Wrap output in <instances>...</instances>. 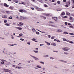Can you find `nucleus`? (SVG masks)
Wrapping results in <instances>:
<instances>
[{
	"instance_id": "680f3d73",
	"label": "nucleus",
	"mask_w": 74,
	"mask_h": 74,
	"mask_svg": "<svg viewBox=\"0 0 74 74\" xmlns=\"http://www.w3.org/2000/svg\"><path fill=\"white\" fill-rule=\"evenodd\" d=\"M60 62H64V61L62 60H60Z\"/></svg>"
},
{
	"instance_id": "ea45409f",
	"label": "nucleus",
	"mask_w": 74,
	"mask_h": 74,
	"mask_svg": "<svg viewBox=\"0 0 74 74\" xmlns=\"http://www.w3.org/2000/svg\"><path fill=\"white\" fill-rule=\"evenodd\" d=\"M27 19V17H24V19Z\"/></svg>"
},
{
	"instance_id": "9d476101",
	"label": "nucleus",
	"mask_w": 74,
	"mask_h": 74,
	"mask_svg": "<svg viewBox=\"0 0 74 74\" xmlns=\"http://www.w3.org/2000/svg\"><path fill=\"white\" fill-rule=\"evenodd\" d=\"M11 72V71L9 69H6V72H9V73H10V72Z\"/></svg>"
},
{
	"instance_id": "cd10ccee",
	"label": "nucleus",
	"mask_w": 74,
	"mask_h": 74,
	"mask_svg": "<svg viewBox=\"0 0 74 74\" xmlns=\"http://www.w3.org/2000/svg\"><path fill=\"white\" fill-rule=\"evenodd\" d=\"M44 5L45 7H48V6L47 5L45 4H44Z\"/></svg>"
},
{
	"instance_id": "de8ad7c7",
	"label": "nucleus",
	"mask_w": 74,
	"mask_h": 74,
	"mask_svg": "<svg viewBox=\"0 0 74 74\" xmlns=\"http://www.w3.org/2000/svg\"><path fill=\"white\" fill-rule=\"evenodd\" d=\"M43 45H44V44H42L40 45V46H43Z\"/></svg>"
},
{
	"instance_id": "c03bdc74",
	"label": "nucleus",
	"mask_w": 74,
	"mask_h": 74,
	"mask_svg": "<svg viewBox=\"0 0 74 74\" xmlns=\"http://www.w3.org/2000/svg\"><path fill=\"white\" fill-rule=\"evenodd\" d=\"M63 18H67V16H65L63 17Z\"/></svg>"
},
{
	"instance_id": "4468645a",
	"label": "nucleus",
	"mask_w": 74,
	"mask_h": 74,
	"mask_svg": "<svg viewBox=\"0 0 74 74\" xmlns=\"http://www.w3.org/2000/svg\"><path fill=\"white\" fill-rule=\"evenodd\" d=\"M46 16H51V15L48 14H45Z\"/></svg>"
},
{
	"instance_id": "f3484780",
	"label": "nucleus",
	"mask_w": 74,
	"mask_h": 74,
	"mask_svg": "<svg viewBox=\"0 0 74 74\" xmlns=\"http://www.w3.org/2000/svg\"><path fill=\"white\" fill-rule=\"evenodd\" d=\"M24 17H22V16H20V19L21 20H23L24 19Z\"/></svg>"
},
{
	"instance_id": "473e14b6",
	"label": "nucleus",
	"mask_w": 74,
	"mask_h": 74,
	"mask_svg": "<svg viewBox=\"0 0 74 74\" xmlns=\"http://www.w3.org/2000/svg\"><path fill=\"white\" fill-rule=\"evenodd\" d=\"M1 64H4V62L2 61L1 62Z\"/></svg>"
},
{
	"instance_id": "603ef678",
	"label": "nucleus",
	"mask_w": 74,
	"mask_h": 74,
	"mask_svg": "<svg viewBox=\"0 0 74 74\" xmlns=\"http://www.w3.org/2000/svg\"><path fill=\"white\" fill-rule=\"evenodd\" d=\"M55 0H53L51 1V2H52V3L53 2H55Z\"/></svg>"
},
{
	"instance_id": "58836bf2",
	"label": "nucleus",
	"mask_w": 74,
	"mask_h": 74,
	"mask_svg": "<svg viewBox=\"0 0 74 74\" xmlns=\"http://www.w3.org/2000/svg\"><path fill=\"white\" fill-rule=\"evenodd\" d=\"M69 34L70 35H74V33H70Z\"/></svg>"
},
{
	"instance_id": "052dcab7",
	"label": "nucleus",
	"mask_w": 74,
	"mask_h": 74,
	"mask_svg": "<svg viewBox=\"0 0 74 74\" xmlns=\"http://www.w3.org/2000/svg\"><path fill=\"white\" fill-rule=\"evenodd\" d=\"M65 6L66 7H69V6L67 5H66Z\"/></svg>"
},
{
	"instance_id": "3c124183",
	"label": "nucleus",
	"mask_w": 74,
	"mask_h": 74,
	"mask_svg": "<svg viewBox=\"0 0 74 74\" xmlns=\"http://www.w3.org/2000/svg\"><path fill=\"white\" fill-rule=\"evenodd\" d=\"M36 51H38V48H36Z\"/></svg>"
},
{
	"instance_id": "20e7f679",
	"label": "nucleus",
	"mask_w": 74,
	"mask_h": 74,
	"mask_svg": "<svg viewBox=\"0 0 74 74\" xmlns=\"http://www.w3.org/2000/svg\"><path fill=\"white\" fill-rule=\"evenodd\" d=\"M52 18L54 20L56 21H58V18H57V17H53Z\"/></svg>"
},
{
	"instance_id": "0e129e2a",
	"label": "nucleus",
	"mask_w": 74,
	"mask_h": 74,
	"mask_svg": "<svg viewBox=\"0 0 74 74\" xmlns=\"http://www.w3.org/2000/svg\"><path fill=\"white\" fill-rule=\"evenodd\" d=\"M63 2H66V0H63Z\"/></svg>"
},
{
	"instance_id": "13d9d810",
	"label": "nucleus",
	"mask_w": 74,
	"mask_h": 74,
	"mask_svg": "<svg viewBox=\"0 0 74 74\" xmlns=\"http://www.w3.org/2000/svg\"><path fill=\"white\" fill-rule=\"evenodd\" d=\"M51 26H52V27H55V26L54 25H51Z\"/></svg>"
},
{
	"instance_id": "338daca9",
	"label": "nucleus",
	"mask_w": 74,
	"mask_h": 74,
	"mask_svg": "<svg viewBox=\"0 0 74 74\" xmlns=\"http://www.w3.org/2000/svg\"><path fill=\"white\" fill-rule=\"evenodd\" d=\"M13 25H15L16 24V23H13Z\"/></svg>"
},
{
	"instance_id": "6e6552de",
	"label": "nucleus",
	"mask_w": 74,
	"mask_h": 74,
	"mask_svg": "<svg viewBox=\"0 0 74 74\" xmlns=\"http://www.w3.org/2000/svg\"><path fill=\"white\" fill-rule=\"evenodd\" d=\"M57 32H58V33H61L62 32V30L61 29H58L57 31Z\"/></svg>"
},
{
	"instance_id": "412c9836",
	"label": "nucleus",
	"mask_w": 74,
	"mask_h": 74,
	"mask_svg": "<svg viewBox=\"0 0 74 74\" xmlns=\"http://www.w3.org/2000/svg\"><path fill=\"white\" fill-rule=\"evenodd\" d=\"M4 5L5 7H8V5L6 3H4Z\"/></svg>"
},
{
	"instance_id": "774afa93",
	"label": "nucleus",
	"mask_w": 74,
	"mask_h": 74,
	"mask_svg": "<svg viewBox=\"0 0 74 74\" xmlns=\"http://www.w3.org/2000/svg\"><path fill=\"white\" fill-rule=\"evenodd\" d=\"M43 18H44V19H46V18H47L45 17H43Z\"/></svg>"
},
{
	"instance_id": "393cba45",
	"label": "nucleus",
	"mask_w": 74,
	"mask_h": 74,
	"mask_svg": "<svg viewBox=\"0 0 74 74\" xmlns=\"http://www.w3.org/2000/svg\"><path fill=\"white\" fill-rule=\"evenodd\" d=\"M27 44H28V45H30V41L28 42L27 43Z\"/></svg>"
},
{
	"instance_id": "4d7b16f0",
	"label": "nucleus",
	"mask_w": 74,
	"mask_h": 74,
	"mask_svg": "<svg viewBox=\"0 0 74 74\" xmlns=\"http://www.w3.org/2000/svg\"><path fill=\"white\" fill-rule=\"evenodd\" d=\"M32 1H33V2H35V0H31Z\"/></svg>"
},
{
	"instance_id": "bb28decb",
	"label": "nucleus",
	"mask_w": 74,
	"mask_h": 74,
	"mask_svg": "<svg viewBox=\"0 0 74 74\" xmlns=\"http://www.w3.org/2000/svg\"><path fill=\"white\" fill-rule=\"evenodd\" d=\"M64 14H65V13L63 12L61 14V16H62V15H64Z\"/></svg>"
},
{
	"instance_id": "c85d7f7f",
	"label": "nucleus",
	"mask_w": 74,
	"mask_h": 74,
	"mask_svg": "<svg viewBox=\"0 0 74 74\" xmlns=\"http://www.w3.org/2000/svg\"><path fill=\"white\" fill-rule=\"evenodd\" d=\"M32 41H36V39L34 38L32 39Z\"/></svg>"
},
{
	"instance_id": "72a5a7b5",
	"label": "nucleus",
	"mask_w": 74,
	"mask_h": 74,
	"mask_svg": "<svg viewBox=\"0 0 74 74\" xmlns=\"http://www.w3.org/2000/svg\"><path fill=\"white\" fill-rule=\"evenodd\" d=\"M63 33L64 34H69V33H67L66 32H64Z\"/></svg>"
},
{
	"instance_id": "7ed1b4c3",
	"label": "nucleus",
	"mask_w": 74,
	"mask_h": 74,
	"mask_svg": "<svg viewBox=\"0 0 74 74\" xmlns=\"http://www.w3.org/2000/svg\"><path fill=\"white\" fill-rule=\"evenodd\" d=\"M69 19L71 20V22H73V21H74V19L73 18V17H71L69 18Z\"/></svg>"
},
{
	"instance_id": "864d4df0",
	"label": "nucleus",
	"mask_w": 74,
	"mask_h": 74,
	"mask_svg": "<svg viewBox=\"0 0 74 74\" xmlns=\"http://www.w3.org/2000/svg\"><path fill=\"white\" fill-rule=\"evenodd\" d=\"M42 70H45V68H44V67H43L42 68Z\"/></svg>"
},
{
	"instance_id": "0eeeda50",
	"label": "nucleus",
	"mask_w": 74,
	"mask_h": 74,
	"mask_svg": "<svg viewBox=\"0 0 74 74\" xmlns=\"http://www.w3.org/2000/svg\"><path fill=\"white\" fill-rule=\"evenodd\" d=\"M2 18H7V16H6V15H3L2 16Z\"/></svg>"
},
{
	"instance_id": "4c0bfd02",
	"label": "nucleus",
	"mask_w": 74,
	"mask_h": 74,
	"mask_svg": "<svg viewBox=\"0 0 74 74\" xmlns=\"http://www.w3.org/2000/svg\"><path fill=\"white\" fill-rule=\"evenodd\" d=\"M34 51V52L35 53H38V51Z\"/></svg>"
},
{
	"instance_id": "2f4dec72",
	"label": "nucleus",
	"mask_w": 74,
	"mask_h": 74,
	"mask_svg": "<svg viewBox=\"0 0 74 74\" xmlns=\"http://www.w3.org/2000/svg\"><path fill=\"white\" fill-rule=\"evenodd\" d=\"M50 59H52V60H53V59H54V58H53L52 57H50Z\"/></svg>"
},
{
	"instance_id": "09e8293b",
	"label": "nucleus",
	"mask_w": 74,
	"mask_h": 74,
	"mask_svg": "<svg viewBox=\"0 0 74 74\" xmlns=\"http://www.w3.org/2000/svg\"><path fill=\"white\" fill-rule=\"evenodd\" d=\"M3 53H5V54H7V53L5 52H4V51H3Z\"/></svg>"
},
{
	"instance_id": "5701e85b",
	"label": "nucleus",
	"mask_w": 74,
	"mask_h": 74,
	"mask_svg": "<svg viewBox=\"0 0 74 74\" xmlns=\"http://www.w3.org/2000/svg\"><path fill=\"white\" fill-rule=\"evenodd\" d=\"M13 18L12 17H11V16H10L8 18V19H12Z\"/></svg>"
},
{
	"instance_id": "ddd939ff",
	"label": "nucleus",
	"mask_w": 74,
	"mask_h": 74,
	"mask_svg": "<svg viewBox=\"0 0 74 74\" xmlns=\"http://www.w3.org/2000/svg\"><path fill=\"white\" fill-rule=\"evenodd\" d=\"M66 15H70V13L69 12H66Z\"/></svg>"
},
{
	"instance_id": "8fccbe9b",
	"label": "nucleus",
	"mask_w": 74,
	"mask_h": 74,
	"mask_svg": "<svg viewBox=\"0 0 74 74\" xmlns=\"http://www.w3.org/2000/svg\"><path fill=\"white\" fill-rule=\"evenodd\" d=\"M39 31L40 32H41V33H45V32H42L40 31Z\"/></svg>"
},
{
	"instance_id": "4be33fe9",
	"label": "nucleus",
	"mask_w": 74,
	"mask_h": 74,
	"mask_svg": "<svg viewBox=\"0 0 74 74\" xmlns=\"http://www.w3.org/2000/svg\"><path fill=\"white\" fill-rule=\"evenodd\" d=\"M9 8L10 10H13L14 9V7H10Z\"/></svg>"
},
{
	"instance_id": "a19ab883",
	"label": "nucleus",
	"mask_w": 74,
	"mask_h": 74,
	"mask_svg": "<svg viewBox=\"0 0 74 74\" xmlns=\"http://www.w3.org/2000/svg\"><path fill=\"white\" fill-rule=\"evenodd\" d=\"M20 40H21V41H24V39L20 38Z\"/></svg>"
},
{
	"instance_id": "7c9ffc66",
	"label": "nucleus",
	"mask_w": 74,
	"mask_h": 74,
	"mask_svg": "<svg viewBox=\"0 0 74 74\" xmlns=\"http://www.w3.org/2000/svg\"><path fill=\"white\" fill-rule=\"evenodd\" d=\"M19 36H23V34H19Z\"/></svg>"
},
{
	"instance_id": "39448f33",
	"label": "nucleus",
	"mask_w": 74,
	"mask_h": 74,
	"mask_svg": "<svg viewBox=\"0 0 74 74\" xmlns=\"http://www.w3.org/2000/svg\"><path fill=\"white\" fill-rule=\"evenodd\" d=\"M19 11L21 12H27L26 11H25V10H19Z\"/></svg>"
},
{
	"instance_id": "79ce46f5",
	"label": "nucleus",
	"mask_w": 74,
	"mask_h": 74,
	"mask_svg": "<svg viewBox=\"0 0 74 74\" xmlns=\"http://www.w3.org/2000/svg\"><path fill=\"white\" fill-rule=\"evenodd\" d=\"M5 25H6V26H10V24H9L6 23L5 24Z\"/></svg>"
},
{
	"instance_id": "a878e982",
	"label": "nucleus",
	"mask_w": 74,
	"mask_h": 74,
	"mask_svg": "<svg viewBox=\"0 0 74 74\" xmlns=\"http://www.w3.org/2000/svg\"><path fill=\"white\" fill-rule=\"evenodd\" d=\"M3 71H5V72H6V69H2Z\"/></svg>"
},
{
	"instance_id": "49530a36",
	"label": "nucleus",
	"mask_w": 74,
	"mask_h": 74,
	"mask_svg": "<svg viewBox=\"0 0 74 74\" xmlns=\"http://www.w3.org/2000/svg\"><path fill=\"white\" fill-rule=\"evenodd\" d=\"M57 3H58V4H60V1H58Z\"/></svg>"
},
{
	"instance_id": "69168bd1",
	"label": "nucleus",
	"mask_w": 74,
	"mask_h": 74,
	"mask_svg": "<svg viewBox=\"0 0 74 74\" xmlns=\"http://www.w3.org/2000/svg\"><path fill=\"white\" fill-rule=\"evenodd\" d=\"M65 25H67V23L66 22H65Z\"/></svg>"
},
{
	"instance_id": "37998d69",
	"label": "nucleus",
	"mask_w": 74,
	"mask_h": 74,
	"mask_svg": "<svg viewBox=\"0 0 74 74\" xmlns=\"http://www.w3.org/2000/svg\"><path fill=\"white\" fill-rule=\"evenodd\" d=\"M47 45H49V46L50 45V43H47Z\"/></svg>"
},
{
	"instance_id": "f704fd0d",
	"label": "nucleus",
	"mask_w": 74,
	"mask_h": 74,
	"mask_svg": "<svg viewBox=\"0 0 74 74\" xmlns=\"http://www.w3.org/2000/svg\"><path fill=\"white\" fill-rule=\"evenodd\" d=\"M6 14H9L10 13V12H9L8 11H6Z\"/></svg>"
},
{
	"instance_id": "2eb2a0df",
	"label": "nucleus",
	"mask_w": 74,
	"mask_h": 74,
	"mask_svg": "<svg viewBox=\"0 0 74 74\" xmlns=\"http://www.w3.org/2000/svg\"><path fill=\"white\" fill-rule=\"evenodd\" d=\"M52 45H53V46H56V44H55V43H53L51 44Z\"/></svg>"
},
{
	"instance_id": "423d86ee",
	"label": "nucleus",
	"mask_w": 74,
	"mask_h": 74,
	"mask_svg": "<svg viewBox=\"0 0 74 74\" xmlns=\"http://www.w3.org/2000/svg\"><path fill=\"white\" fill-rule=\"evenodd\" d=\"M15 28H16V29H18L19 30H21L22 29V28L21 27H16Z\"/></svg>"
},
{
	"instance_id": "f257e3e1",
	"label": "nucleus",
	"mask_w": 74,
	"mask_h": 74,
	"mask_svg": "<svg viewBox=\"0 0 74 74\" xmlns=\"http://www.w3.org/2000/svg\"><path fill=\"white\" fill-rule=\"evenodd\" d=\"M63 50H64V51H67L70 49V48L68 47H64L62 48Z\"/></svg>"
},
{
	"instance_id": "c9c22d12",
	"label": "nucleus",
	"mask_w": 74,
	"mask_h": 74,
	"mask_svg": "<svg viewBox=\"0 0 74 74\" xmlns=\"http://www.w3.org/2000/svg\"><path fill=\"white\" fill-rule=\"evenodd\" d=\"M64 54H66V55H69V53L67 52H64Z\"/></svg>"
},
{
	"instance_id": "aec40b11",
	"label": "nucleus",
	"mask_w": 74,
	"mask_h": 74,
	"mask_svg": "<svg viewBox=\"0 0 74 74\" xmlns=\"http://www.w3.org/2000/svg\"><path fill=\"white\" fill-rule=\"evenodd\" d=\"M39 62V63H41V64H44V62H43L40 61Z\"/></svg>"
},
{
	"instance_id": "5fc2aeb1",
	"label": "nucleus",
	"mask_w": 74,
	"mask_h": 74,
	"mask_svg": "<svg viewBox=\"0 0 74 74\" xmlns=\"http://www.w3.org/2000/svg\"><path fill=\"white\" fill-rule=\"evenodd\" d=\"M22 67H18V69H21Z\"/></svg>"
},
{
	"instance_id": "6e6d98bb",
	"label": "nucleus",
	"mask_w": 74,
	"mask_h": 74,
	"mask_svg": "<svg viewBox=\"0 0 74 74\" xmlns=\"http://www.w3.org/2000/svg\"><path fill=\"white\" fill-rule=\"evenodd\" d=\"M30 61H27V63H30Z\"/></svg>"
},
{
	"instance_id": "a18cd8bd",
	"label": "nucleus",
	"mask_w": 74,
	"mask_h": 74,
	"mask_svg": "<svg viewBox=\"0 0 74 74\" xmlns=\"http://www.w3.org/2000/svg\"><path fill=\"white\" fill-rule=\"evenodd\" d=\"M7 20H5L4 21V23H7Z\"/></svg>"
},
{
	"instance_id": "6ab92c4d",
	"label": "nucleus",
	"mask_w": 74,
	"mask_h": 74,
	"mask_svg": "<svg viewBox=\"0 0 74 74\" xmlns=\"http://www.w3.org/2000/svg\"><path fill=\"white\" fill-rule=\"evenodd\" d=\"M67 42H70V43H73V42L71 41L68 40V41H67Z\"/></svg>"
},
{
	"instance_id": "bf43d9fd",
	"label": "nucleus",
	"mask_w": 74,
	"mask_h": 74,
	"mask_svg": "<svg viewBox=\"0 0 74 74\" xmlns=\"http://www.w3.org/2000/svg\"><path fill=\"white\" fill-rule=\"evenodd\" d=\"M10 45V46H14V45Z\"/></svg>"
},
{
	"instance_id": "1a4fd4ad",
	"label": "nucleus",
	"mask_w": 74,
	"mask_h": 74,
	"mask_svg": "<svg viewBox=\"0 0 74 74\" xmlns=\"http://www.w3.org/2000/svg\"><path fill=\"white\" fill-rule=\"evenodd\" d=\"M49 23H51L52 24H53V25H54L55 23H54V22H52L51 21H50L49 22Z\"/></svg>"
},
{
	"instance_id": "e2e57ef3",
	"label": "nucleus",
	"mask_w": 74,
	"mask_h": 74,
	"mask_svg": "<svg viewBox=\"0 0 74 74\" xmlns=\"http://www.w3.org/2000/svg\"><path fill=\"white\" fill-rule=\"evenodd\" d=\"M68 25L69 26H70V25H71V24H70V23H68Z\"/></svg>"
},
{
	"instance_id": "e433bc0d",
	"label": "nucleus",
	"mask_w": 74,
	"mask_h": 74,
	"mask_svg": "<svg viewBox=\"0 0 74 74\" xmlns=\"http://www.w3.org/2000/svg\"><path fill=\"white\" fill-rule=\"evenodd\" d=\"M36 34H40V33L39 32H36Z\"/></svg>"
},
{
	"instance_id": "a211bd4d",
	"label": "nucleus",
	"mask_w": 74,
	"mask_h": 74,
	"mask_svg": "<svg viewBox=\"0 0 74 74\" xmlns=\"http://www.w3.org/2000/svg\"><path fill=\"white\" fill-rule=\"evenodd\" d=\"M32 30L34 32H36V29H35L34 28H32Z\"/></svg>"
},
{
	"instance_id": "c756f323",
	"label": "nucleus",
	"mask_w": 74,
	"mask_h": 74,
	"mask_svg": "<svg viewBox=\"0 0 74 74\" xmlns=\"http://www.w3.org/2000/svg\"><path fill=\"white\" fill-rule=\"evenodd\" d=\"M19 24H20V25H21L22 26H23V23H21V22L19 23Z\"/></svg>"
},
{
	"instance_id": "dca6fc26",
	"label": "nucleus",
	"mask_w": 74,
	"mask_h": 74,
	"mask_svg": "<svg viewBox=\"0 0 74 74\" xmlns=\"http://www.w3.org/2000/svg\"><path fill=\"white\" fill-rule=\"evenodd\" d=\"M44 58H48L49 56L48 55H45L44 56Z\"/></svg>"
},
{
	"instance_id": "f03ea898",
	"label": "nucleus",
	"mask_w": 74,
	"mask_h": 74,
	"mask_svg": "<svg viewBox=\"0 0 74 74\" xmlns=\"http://www.w3.org/2000/svg\"><path fill=\"white\" fill-rule=\"evenodd\" d=\"M30 56H31V57H32V58H33L34 59V60H35L37 61V60H39V59L38 58H37V57H36L34 56H33L31 55H30Z\"/></svg>"
},
{
	"instance_id": "f8f14e48",
	"label": "nucleus",
	"mask_w": 74,
	"mask_h": 74,
	"mask_svg": "<svg viewBox=\"0 0 74 74\" xmlns=\"http://www.w3.org/2000/svg\"><path fill=\"white\" fill-rule=\"evenodd\" d=\"M36 67H37V68H39V69H41V67L40 65H38L36 66Z\"/></svg>"
},
{
	"instance_id": "9b49d317",
	"label": "nucleus",
	"mask_w": 74,
	"mask_h": 74,
	"mask_svg": "<svg viewBox=\"0 0 74 74\" xmlns=\"http://www.w3.org/2000/svg\"><path fill=\"white\" fill-rule=\"evenodd\" d=\"M5 35H8L9 34V33H8V32H5Z\"/></svg>"
},
{
	"instance_id": "b1692460",
	"label": "nucleus",
	"mask_w": 74,
	"mask_h": 74,
	"mask_svg": "<svg viewBox=\"0 0 74 74\" xmlns=\"http://www.w3.org/2000/svg\"><path fill=\"white\" fill-rule=\"evenodd\" d=\"M63 40L64 41H67V39H66L63 38Z\"/></svg>"
}]
</instances>
